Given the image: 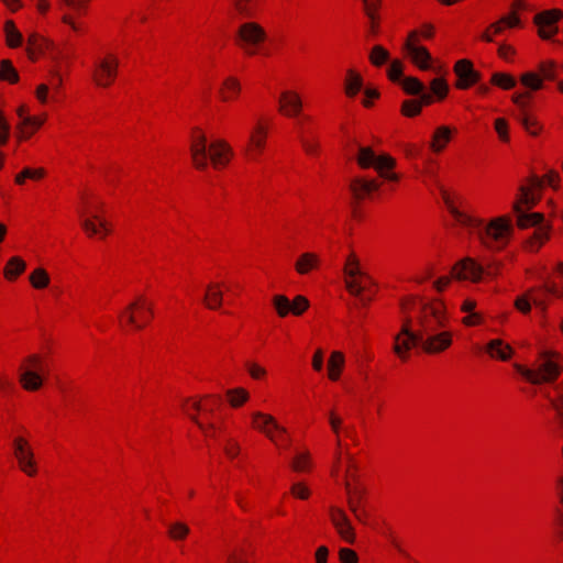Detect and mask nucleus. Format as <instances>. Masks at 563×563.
I'll use <instances>...</instances> for the list:
<instances>
[{
  "label": "nucleus",
  "instance_id": "45",
  "mask_svg": "<svg viewBox=\"0 0 563 563\" xmlns=\"http://www.w3.org/2000/svg\"><path fill=\"white\" fill-rule=\"evenodd\" d=\"M227 394L233 407H239L249 399V393L243 388L230 389Z\"/></svg>",
  "mask_w": 563,
  "mask_h": 563
},
{
  "label": "nucleus",
  "instance_id": "47",
  "mask_svg": "<svg viewBox=\"0 0 563 563\" xmlns=\"http://www.w3.org/2000/svg\"><path fill=\"white\" fill-rule=\"evenodd\" d=\"M387 75L391 81H401L402 63L398 59L393 60L387 70Z\"/></svg>",
  "mask_w": 563,
  "mask_h": 563
},
{
  "label": "nucleus",
  "instance_id": "9",
  "mask_svg": "<svg viewBox=\"0 0 563 563\" xmlns=\"http://www.w3.org/2000/svg\"><path fill=\"white\" fill-rule=\"evenodd\" d=\"M357 164L362 168L374 167L375 169L394 168L396 161L387 155H376L368 146H358Z\"/></svg>",
  "mask_w": 563,
  "mask_h": 563
},
{
  "label": "nucleus",
  "instance_id": "3",
  "mask_svg": "<svg viewBox=\"0 0 563 563\" xmlns=\"http://www.w3.org/2000/svg\"><path fill=\"white\" fill-rule=\"evenodd\" d=\"M190 152L195 167L200 170L208 167V159L214 168L225 166L232 155V150L227 142L218 140L208 145L203 134L194 136Z\"/></svg>",
  "mask_w": 563,
  "mask_h": 563
},
{
  "label": "nucleus",
  "instance_id": "57",
  "mask_svg": "<svg viewBox=\"0 0 563 563\" xmlns=\"http://www.w3.org/2000/svg\"><path fill=\"white\" fill-rule=\"evenodd\" d=\"M227 563H249L245 551L243 549L232 551L227 558Z\"/></svg>",
  "mask_w": 563,
  "mask_h": 563
},
{
  "label": "nucleus",
  "instance_id": "52",
  "mask_svg": "<svg viewBox=\"0 0 563 563\" xmlns=\"http://www.w3.org/2000/svg\"><path fill=\"white\" fill-rule=\"evenodd\" d=\"M495 130L501 141L508 142V123L505 119L498 118L495 120Z\"/></svg>",
  "mask_w": 563,
  "mask_h": 563
},
{
  "label": "nucleus",
  "instance_id": "4",
  "mask_svg": "<svg viewBox=\"0 0 563 563\" xmlns=\"http://www.w3.org/2000/svg\"><path fill=\"white\" fill-rule=\"evenodd\" d=\"M519 190L520 199L514 205V211L517 216V224L521 229L537 227L533 236L528 241L529 250L537 251L542 243L549 239V228L543 223V216L541 213H527L522 210L521 206H532L534 203V198L527 187L521 186Z\"/></svg>",
  "mask_w": 563,
  "mask_h": 563
},
{
  "label": "nucleus",
  "instance_id": "41",
  "mask_svg": "<svg viewBox=\"0 0 563 563\" xmlns=\"http://www.w3.org/2000/svg\"><path fill=\"white\" fill-rule=\"evenodd\" d=\"M518 120L529 134L536 136L540 133L541 125L534 118L530 117L527 112L520 113L518 115Z\"/></svg>",
  "mask_w": 563,
  "mask_h": 563
},
{
  "label": "nucleus",
  "instance_id": "25",
  "mask_svg": "<svg viewBox=\"0 0 563 563\" xmlns=\"http://www.w3.org/2000/svg\"><path fill=\"white\" fill-rule=\"evenodd\" d=\"M320 264V260L317 254L314 253H303L299 256L295 264L296 271L301 274L306 275L310 271L317 268Z\"/></svg>",
  "mask_w": 563,
  "mask_h": 563
},
{
  "label": "nucleus",
  "instance_id": "44",
  "mask_svg": "<svg viewBox=\"0 0 563 563\" xmlns=\"http://www.w3.org/2000/svg\"><path fill=\"white\" fill-rule=\"evenodd\" d=\"M492 82L503 89H511L516 86V80L510 75L503 73L493 74Z\"/></svg>",
  "mask_w": 563,
  "mask_h": 563
},
{
  "label": "nucleus",
  "instance_id": "28",
  "mask_svg": "<svg viewBox=\"0 0 563 563\" xmlns=\"http://www.w3.org/2000/svg\"><path fill=\"white\" fill-rule=\"evenodd\" d=\"M81 225L89 235L98 234L101 231L103 234L109 232L107 222L99 218L97 214L92 216V219H84L81 221Z\"/></svg>",
  "mask_w": 563,
  "mask_h": 563
},
{
  "label": "nucleus",
  "instance_id": "14",
  "mask_svg": "<svg viewBox=\"0 0 563 563\" xmlns=\"http://www.w3.org/2000/svg\"><path fill=\"white\" fill-rule=\"evenodd\" d=\"M418 32L412 31L409 33L408 38L404 45V49L410 55L412 62L422 70L430 68L431 55L423 46H418L415 41L417 40Z\"/></svg>",
  "mask_w": 563,
  "mask_h": 563
},
{
  "label": "nucleus",
  "instance_id": "22",
  "mask_svg": "<svg viewBox=\"0 0 563 563\" xmlns=\"http://www.w3.org/2000/svg\"><path fill=\"white\" fill-rule=\"evenodd\" d=\"M279 110L288 117L299 114L302 108L300 97L294 91H284L279 97Z\"/></svg>",
  "mask_w": 563,
  "mask_h": 563
},
{
  "label": "nucleus",
  "instance_id": "43",
  "mask_svg": "<svg viewBox=\"0 0 563 563\" xmlns=\"http://www.w3.org/2000/svg\"><path fill=\"white\" fill-rule=\"evenodd\" d=\"M404 90L409 95H418L422 92L424 85L415 77H407L401 80Z\"/></svg>",
  "mask_w": 563,
  "mask_h": 563
},
{
  "label": "nucleus",
  "instance_id": "19",
  "mask_svg": "<svg viewBox=\"0 0 563 563\" xmlns=\"http://www.w3.org/2000/svg\"><path fill=\"white\" fill-rule=\"evenodd\" d=\"M135 309L143 310L148 312L150 316H153V306L152 303H148L144 297L141 296L135 301L131 302L121 313V318H124L129 324L140 330L144 327V323L139 322L136 316L133 312Z\"/></svg>",
  "mask_w": 563,
  "mask_h": 563
},
{
  "label": "nucleus",
  "instance_id": "15",
  "mask_svg": "<svg viewBox=\"0 0 563 563\" xmlns=\"http://www.w3.org/2000/svg\"><path fill=\"white\" fill-rule=\"evenodd\" d=\"M483 274V266L470 257L460 261L452 268V277L460 280L478 282Z\"/></svg>",
  "mask_w": 563,
  "mask_h": 563
},
{
  "label": "nucleus",
  "instance_id": "21",
  "mask_svg": "<svg viewBox=\"0 0 563 563\" xmlns=\"http://www.w3.org/2000/svg\"><path fill=\"white\" fill-rule=\"evenodd\" d=\"M379 188V183L363 177L354 178L350 184V190L355 199L361 200Z\"/></svg>",
  "mask_w": 563,
  "mask_h": 563
},
{
  "label": "nucleus",
  "instance_id": "8",
  "mask_svg": "<svg viewBox=\"0 0 563 563\" xmlns=\"http://www.w3.org/2000/svg\"><path fill=\"white\" fill-rule=\"evenodd\" d=\"M266 37V33L262 26L254 22L244 23L238 32V42L247 54H255V46L262 43Z\"/></svg>",
  "mask_w": 563,
  "mask_h": 563
},
{
  "label": "nucleus",
  "instance_id": "49",
  "mask_svg": "<svg viewBox=\"0 0 563 563\" xmlns=\"http://www.w3.org/2000/svg\"><path fill=\"white\" fill-rule=\"evenodd\" d=\"M431 90L439 99H443L448 93V85L443 79L435 78L431 81Z\"/></svg>",
  "mask_w": 563,
  "mask_h": 563
},
{
  "label": "nucleus",
  "instance_id": "11",
  "mask_svg": "<svg viewBox=\"0 0 563 563\" xmlns=\"http://www.w3.org/2000/svg\"><path fill=\"white\" fill-rule=\"evenodd\" d=\"M273 305L278 316L283 318L289 312L300 316L309 307V301L303 296H297L291 302L286 296L276 295L273 297Z\"/></svg>",
  "mask_w": 563,
  "mask_h": 563
},
{
  "label": "nucleus",
  "instance_id": "36",
  "mask_svg": "<svg viewBox=\"0 0 563 563\" xmlns=\"http://www.w3.org/2000/svg\"><path fill=\"white\" fill-rule=\"evenodd\" d=\"M25 262L18 257V256H14L12 258H10L5 269H4V276L8 278V279H14L15 277H18L20 274H22L25 269Z\"/></svg>",
  "mask_w": 563,
  "mask_h": 563
},
{
  "label": "nucleus",
  "instance_id": "46",
  "mask_svg": "<svg viewBox=\"0 0 563 563\" xmlns=\"http://www.w3.org/2000/svg\"><path fill=\"white\" fill-rule=\"evenodd\" d=\"M347 505L356 520L361 523H366L367 512L362 507L358 508V501H356L354 498H347Z\"/></svg>",
  "mask_w": 563,
  "mask_h": 563
},
{
  "label": "nucleus",
  "instance_id": "39",
  "mask_svg": "<svg viewBox=\"0 0 563 563\" xmlns=\"http://www.w3.org/2000/svg\"><path fill=\"white\" fill-rule=\"evenodd\" d=\"M368 57L371 63L378 67L389 60V52L382 45H375L372 47Z\"/></svg>",
  "mask_w": 563,
  "mask_h": 563
},
{
  "label": "nucleus",
  "instance_id": "20",
  "mask_svg": "<svg viewBox=\"0 0 563 563\" xmlns=\"http://www.w3.org/2000/svg\"><path fill=\"white\" fill-rule=\"evenodd\" d=\"M266 135V129L261 123H258L250 134L249 143L245 147V152L250 158L256 159L261 154L265 146Z\"/></svg>",
  "mask_w": 563,
  "mask_h": 563
},
{
  "label": "nucleus",
  "instance_id": "26",
  "mask_svg": "<svg viewBox=\"0 0 563 563\" xmlns=\"http://www.w3.org/2000/svg\"><path fill=\"white\" fill-rule=\"evenodd\" d=\"M451 129L442 125L438 128L433 134L431 148L434 152H441L451 140Z\"/></svg>",
  "mask_w": 563,
  "mask_h": 563
},
{
  "label": "nucleus",
  "instance_id": "10",
  "mask_svg": "<svg viewBox=\"0 0 563 563\" xmlns=\"http://www.w3.org/2000/svg\"><path fill=\"white\" fill-rule=\"evenodd\" d=\"M119 60L109 56L96 63L93 79L100 87H108L114 80L118 71Z\"/></svg>",
  "mask_w": 563,
  "mask_h": 563
},
{
  "label": "nucleus",
  "instance_id": "35",
  "mask_svg": "<svg viewBox=\"0 0 563 563\" xmlns=\"http://www.w3.org/2000/svg\"><path fill=\"white\" fill-rule=\"evenodd\" d=\"M0 79L10 84H15L19 81L18 70L14 68L11 60L2 59L0 62Z\"/></svg>",
  "mask_w": 563,
  "mask_h": 563
},
{
  "label": "nucleus",
  "instance_id": "16",
  "mask_svg": "<svg viewBox=\"0 0 563 563\" xmlns=\"http://www.w3.org/2000/svg\"><path fill=\"white\" fill-rule=\"evenodd\" d=\"M555 64L554 62H545L540 64L539 70L541 76H538L534 73H526L521 76V82L526 87L532 90H539L542 88V78L548 80H553L555 78Z\"/></svg>",
  "mask_w": 563,
  "mask_h": 563
},
{
  "label": "nucleus",
  "instance_id": "58",
  "mask_svg": "<svg viewBox=\"0 0 563 563\" xmlns=\"http://www.w3.org/2000/svg\"><path fill=\"white\" fill-rule=\"evenodd\" d=\"M62 77L57 71H52V76L49 79V88L53 89L54 93L52 96V100H56V93L58 92L59 88L62 87Z\"/></svg>",
  "mask_w": 563,
  "mask_h": 563
},
{
  "label": "nucleus",
  "instance_id": "33",
  "mask_svg": "<svg viewBox=\"0 0 563 563\" xmlns=\"http://www.w3.org/2000/svg\"><path fill=\"white\" fill-rule=\"evenodd\" d=\"M223 295L222 291L214 285L207 287V292L203 297V301L209 309H217L222 305Z\"/></svg>",
  "mask_w": 563,
  "mask_h": 563
},
{
  "label": "nucleus",
  "instance_id": "42",
  "mask_svg": "<svg viewBox=\"0 0 563 563\" xmlns=\"http://www.w3.org/2000/svg\"><path fill=\"white\" fill-rule=\"evenodd\" d=\"M189 531V527L180 521L170 523L168 527V536L176 541L184 540Z\"/></svg>",
  "mask_w": 563,
  "mask_h": 563
},
{
  "label": "nucleus",
  "instance_id": "24",
  "mask_svg": "<svg viewBox=\"0 0 563 563\" xmlns=\"http://www.w3.org/2000/svg\"><path fill=\"white\" fill-rule=\"evenodd\" d=\"M486 351L492 357L507 361L512 355V349L510 345L505 344L501 340L495 339L487 343Z\"/></svg>",
  "mask_w": 563,
  "mask_h": 563
},
{
  "label": "nucleus",
  "instance_id": "61",
  "mask_svg": "<svg viewBox=\"0 0 563 563\" xmlns=\"http://www.w3.org/2000/svg\"><path fill=\"white\" fill-rule=\"evenodd\" d=\"M329 423L331 426L332 431L335 434H339L342 424V419L339 416H336L333 411L329 412Z\"/></svg>",
  "mask_w": 563,
  "mask_h": 563
},
{
  "label": "nucleus",
  "instance_id": "56",
  "mask_svg": "<svg viewBox=\"0 0 563 563\" xmlns=\"http://www.w3.org/2000/svg\"><path fill=\"white\" fill-rule=\"evenodd\" d=\"M10 133V124L4 118L2 111L0 110V145H4L9 140Z\"/></svg>",
  "mask_w": 563,
  "mask_h": 563
},
{
  "label": "nucleus",
  "instance_id": "40",
  "mask_svg": "<svg viewBox=\"0 0 563 563\" xmlns=\"http://www.w3.org/2000/svg\"><path fill=\"white\" fill-rule=\"evenodd\" d=\"M30 283L36 289H43L49 284V276L44 268H36L30 275Z\"/></svg>",
  "mask_w": 563,
  "mask_h": 563
},
{
  "label": "nucleus",
  "instance_id": "6",
  "mask_svg": "<svg viewBox=\"0 0 563 563\" xmlns=\"http://www.w3.org/2000/svg\"><path fill=\"white\" fill-rule=\"evenodd\" d=\"M19 380L27 391L38 390L44 383V366L40 355L32 354L25 358V365L20 368Z\"/></svg>",
  "mask_w": 563,
  "mask_h": 563
},
{
  "label": "nucleus",
  "instance_id": "37",
  "mask_svg": "<svg viewBox=\"0 0 563 563\" xmlns=\"http://www.w3.org/2000/svg\"><path fill=\"white\" fill-rule=\"evenodd\" d=\"M241 90L239 80L234 77H228L220 90L223 100H229L235 97Z\"/></svg>",
  "mask_w": 563,
  "mask_h": 563
},
{
  "label": "nucleus",
  "instance_id": "29",
  "mask_svg": "<svg viewBox=\"0 0 563 563\" xmlns=\"http://www.w3.org/2000/svg\"><path fill=\"white\" fill-rule=\"evenodd\" d=\"M20 468L27 474L29 476H33L36 473L35 462L33 460V452L31 449L22 450V453H18L16 455Z\"/></svg>",
  "mask_w": 563,
  "mask_h": 563
},
{
  "label": "nucleus",
  "instance_id": "53",
  "mask_svg": "<svg viewBox=\"0 0 563 563\" xmlns=\"http://www.w3.org/2000/svg\"><path fill=\"white\" fill-rule=\"evenodd\" d=\"M309 455L308 453H301L295 456L292 461V468L297 472H303L308 468Z\"/></svg>",
  "mask_w": 563,
  "mask_h": 563
},
{
  "label": "nucleus",
  "instance_id": "64",
  "mask_svg": "<svg viewBox=\"0 0 563 563\" xmlns=\"http://www.w3.org/2000/svg\"><path fill=\"white\" fill-rule=\"evenodd\" d=\"M329 550L327 547L321 545L316 551L317 563H327Z\"/></svg>",
  "mask_w": 563,
  "mask_h": 563
},
{
  "label": "nucleus",
  "instance_id": "51",
  "mask_svg": "<svg viewBox=\"0 0 563 563\" xmlns=\"http://www.w3.org/2000/svg\"><path fill=\"white\" fill-rule=\"evenodd\" d=\"M62 4L70 11L80 14L84 12L87 0H60Z\"/></svg>",
  "mask_w": 563,
  "mask_h": 563
},
{
  "label": "nucleus",
  "instance_id": "63",
  "mask_svg": "<svg viewBox=\"0 0 563 563\" xmlns=\"http://www.w3.org/2000/svg\"><path fill=\"white\" fill-rule=\"evenodd\" d=\"M247 369L250 375L255 379L265 375V369L257 364H247Z\"/></svg>",
  "mask_w": 563,
  "mask_h": 563
},
{
  "label": "nucleus",
  "instance_id": "50",
  "mask_svg": "<svg viewBox=\"0 0 563 563\" xmlns=\"http://www.w3.org/2000/svg\"><path fill=\"white\" fill-rule=\"evenodd\" d=\"M421 111V104L416 100H406L402 103V113L407 117H413Z\"/></svg>",
  "mask_w": 563,
  "mask_h": 563
},
{
  "label": "nucleus",
  "instance_id": "23",
  "mask_svg": "<svg viewBox=\"0 0 563 563\" xmlns=\"http://www.w3.org/2000/svg\"><path fill=\"white\" fill-rule=\"evenodd\" d=\"M532 303L540 311L541 316H543L547 310V303L542 298L532 296L531 290L522 296L517 297L515 300V307L525 314L530 312Z\"/></svg>",
  "mask_w": 563,
  "mask_h": 563
},
{
  "label": "nucleus",
  "instance_id": "27",
  "mask_svg": "<svg viewBox=\"0 0 563 563\" xmlns=\"http://www.w3.org/2000/svg\"><path fill=\"white\" fill-rule=\"evenodd\" d=\"M48 46V42L40 35L33 33L27 38V55L32 60H35L37 55Z\"/></svg>",
  "mask_w": 563,
  "mask_h": 563
},
{
  "label": "nucleus",
  "instance_id": "32",
  "mask_svg": "<svg viewBox=\"0 0 563 563\" xmlns=\"http://www.w3.org/2000/svg\"><path fill=\"white\" fill-rule=\"evenodd\" d=\"M560 180V175L555 170L550 169L544 177L532 176L530 185L532 188H542L544 185L556 188Z\"/></svg>",
  "mask_w": 563,
  "mask_h": 563
},
{
  "label": "nucleus",
  "instance_id": "54",
  "mask_svg": "<svg viewBox=\"0 0 563 563\" xmlns=\"http://www.w3.org/2000/svg\"><path fill=\"white\" fill-rule=\"evenodd\" d=\"M345 488L349 494V498H354L356 501H358V508L362 507L363 498L366 494V490L361 487H354L352 488L349 483H345Z\"/></svg>",
  "mask_w": 563,
  "mask_h": 563
},
{
  "label": "nucleus",
  "instance_id": "31",
  "mask_svg": "<svg viewBox=\"0 0 563 563\" xmlns=\"http://www.w3.org/2000/svg\"><path fill=\"white\" fill-rule=\"evenodd\" d=\"M344 365V355L339 351H334L331 353L328 366H329V377L332 380H336L340 377V373Z\"/></svg>",
  "mask_w": 563,
  "mask_h": 563
},
{
  "label": "nucleus",
  "instance_id": "2",
  "mask_svg": "<svg viewBox=\"0 0 563 563\" xmlns=\"http://www.w3.org/2000/svg\"><path fill=\"white\" fill-rule=\"evenodd\" d=\"M442 196L455 221L462 227L476 232L484 246L490 250H500L508 243L512 233V225L508 219L496 218L488 224H484L482 220L461 212L452 206L444 190H442Z\"/></svg>",
  "mask_w": 563,
  "mask_h": 563
},
{
  "label": "nucleus",
  "instance_id": "18",
  "mask_svg": "<svg viewBox=\"0 0 563 563\" xmlns=\"http://www.w3.org/2000/svg\"><path fill=\"white\" fill-rule=\"evenodd\" d=\"M455 74L457 76L456 86L461 89H466L481 79V75L473 68V65L467 59H461L455 65Z\"/></svg>",
  "mask_w": 563,
  "mask_h": 563
},
{
  "label": "nucleus",
  "instance_id": "38",
  "mask_svg": "<svg viewBox=\"0 0 563 563\" xmlns=\"http://www.w3.org/2000/svg\"><path fill=\"white\" fill-rule=\"evenodd\" d=\"M475 307H476V302L471 300V299H466L464 300L463 305H462V310L464 312H467L468 314L463 319V322L466 324V325H474V324H477L479 323L481 321V314L475 312Z\"/></svg>",
  "mask_w": 563,
  "mask_h": 563
},
{
  "label": "nucleus",
  "instance_id": "12",
  "mask_svg": "<svg viewBox=\"0 0 563 563\" xmlns=\"http://www.w3.org/2000/svg\"><path fill=\"white\" fill-rule=\"evenodd\" d=\"M563 16L560 10H548L534 16V23L539 26V35L549 40L559 32L555 23Z\"/></svg>",
  "mask_w": 563,
  "mask_h": 563
},
{
  "label": "nucleus",
  "instance_id": "48",
  "mask_svg": "<svg viewBox=\"0 0 563 563\" xmlns=\"http://www.w3.org/2000/svg\"><path fill=\"white\" fill-rule=\"evenodd\" d=\"M20 122L16 125L18 136L20 140L29 139L32 131H29V123L32 121L30 115L19 118Z\"/></svg>",
  "mask_w": 563,
  "mask_h": 563
},
{
  "label": "nucleus",
  "instance_id": "1",
  "mask_svg": "<svg viewBox=\"0 0 563 563\" xmlns=\"http://www.w3.org/2000/svg\"><path fill=\"white\" fill-rule=\"evenodd\" d=\"M417 329L406 320L401 330L394 338V352L402 360L408 358V352L413 346H420L429 354L441 353L452 344V334L449 331L438 332L446 325V312L440 300L418 303Z\"/></svg>",
  "mask_w": 563,
  "mask_h": 563
},
{
  "label": "nucleus",
  "instance_id": "5",
  "mask_svg": "<svg viewBox=\"0 0 563 563\" xmlns=\"http://www.w3.org/2000/svg\"><path fill=\"white\" fill-rule=\"evenodd\" d=\"M560 355L551 350H541L536 363L537 368H527L522 365L515 364L516 371L522 375L531 384H541L553 382L561 373V367L556 362Z\"/></svg>",
  "mask_w": 563,
  "mask_h": 563
},
{
  "label": "nucleus",
  "instance_id": "7",
  "mask_svg": "<svg viewBox=\"0 0 563 563\" xmlns=\"http://www.w3.org/2000/svg\"><path fill=\"white\" fill-rule=\"evenodd\" d=\"M347 277L345 287L347 291L360 298L363 305H367L372 300V295H364L367 285H374V280L366 273L361 271L358 265L344 267Z\"/></svg>",
  "mask_w": 563,
  "mask_h": 563
},
{
  "label": "nucleus",
  "instance_id": "62",
  "mask_svg": "<svg viewBox=\"0 0 563 563\" xmlns=\"http://www.w3.org/2000/svg\"><path fill=\"white\" fill-rule=\"evenodd\" d=\"M291 493L301 499H306L309 496V489L301 484H295L291 486Z\"/></svg>",
  "mask_w": 563,
  "mask_h": 563
},
{
  "label": "nucleus",
  "instance_id": "30",
  "mask_svg": "<svg viewBox=\"0 0 563 563\" xmlns=\"http://www.w3.org/2000/svg\"><path fill=\"white\" fill-rule=\"evenodd\" d=\"M4 33H5V41L7 44L12 47H19L22 44V34L21 32L15 27V24L12 20H8L4 23Z\"/></svg>",
  "mask_w": 563,
  "mask_h": 563
},
{
  "label": "nucleus",
  "instance_id": "34",
  "mask_svg": "<svg viewBox=\"0 0 563 563\" xmlns=\"http://www.w3.org/2000/svg\"><path fill=\"white\" fill-rule=\"evenodd\" d=\"M363 87L361 75L350 69L345 80V92L349 97H354Z\"/></svg>",
  "mask_w": 563,
  "mask_h": 563
},
{
  "label": "nucleus",
  "instance_id": "55",
  "mask_svg": "<svg viewBox=\"0 0 563 563\" xmlns=\"http://www.w3.org/2000/svg\"><path fill=\"white\" fill-rule=\"evenodd\" d=\"M340 561L342 563H357L358 556L355 551L349 548H342L339 551Z\"/></svg>",
  "mask_w": 563,
  "mask_h": 563
},
{
  "label": "nucleus",
  "instance_id": "60",
  "mask_svg": "<svg viewBox=\"0 0 563 563\" xmlns=\"http://www.w3.org/2000/svg\"><path fill=\"white\" fill-rule=\"evenodd\" d=\"M48 90L49 86L45 84H42L36 88V98L41 103H46L48 101Z\"/></svg>",
  "mask_w": 563,
  "mask_h": 563
},
{
  "label": "nucleus",
  "instance_id": "17",
  "mask_svg": "<svg viewBox=\"0 0 563 563\" xmlns=\"http://www.w3.org/2000/svg\"><path fill=\"white\" fill-rule=\"evenodd\" d=\"M331 521L335 527L340 537L350 544L355 542L354 528L346 516L340 508H331Z\"/></svg>",
  "mask_w": 563,
  "mask_h": 563
},
{
  "label": "nucleus",
  "instance_id": "13",
  "mask_svg": "<svg viewBox=\"0 0 563 563\" xmlns=\"http://www.w3.org/2000/svg\"><path fill=\"white\" fill-rule=\"evenodd\" d=\"M253 427L263 432L272 442H276V433L285 434L286 429L277 423L271 415L256 411L252 415Z\"/></svg>",
  "mask_w": 563,
  "mask_h": 563
},
{
  "label": "nucleus",
  "instance_id": "59",
  "mask_svg": "<svg viewBox=\"0 0 563 563\" xmlns=\"http://www.w3.org/2000/svg\"><path fill=\"white\" fill-rule=\"evenodd\" d=\"M251 0H236L234 5L238 12L243 16H251V8H250Z\"/></svg>",
  "mask_w": 563,
  "mask_h": 563
}]
</instances>
